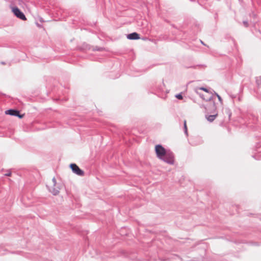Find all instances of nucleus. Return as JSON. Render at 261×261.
I'll return each instance as SVG.
<instances>
[{"instance_id": "obj_6", "label": "nucleus", "mask_w": 261, "mask_h": 261, "mask_svg": "<svg viewBox=\"0 0 261 261\" xmlns=\"http://www.w3.org/2000/svg\"><path fill=\"white\" fill-rule=\"evenodd\" d=\"M5 113L6 114H9V115H12V116H17V117H18L19 118H20L23 117V115H20L19 114V112L18 111L15 110L10 109V110H7L6 111Z\"/></svg>"}, {"instance_id": "obj_7", "label": "nucleus", "mask_w": 261, "mask_h": 261, "mask_svg": "<svg viewBox=\"0 0 261 261\" xmlns=\"http://www.w3.org/2000/svg\"><path fill=\"white\" fill-rule=\"evenodd\" d=\"M127 38L130 40H136L140 38L139 35L137 33H132L127 35Z\"/></svg>"}, {"instance_id": "obj_3", "label": "nucleus", "mask_w": 261, "mask_h": 261, "mask_svg": "<svg viewBox=\"0 0 261 261\" xmlns=\"http://www.w3.org/2000/svg\"><path fill=\"white\" fill-rule=\"evenodd\" d=\"M12 10V12L17 17L23 20H26V17L24 14L21 11H20V10L18 8L13 7Z\"/></svg>"}, {"instance_id": "obj_16", "label": "nucleus", "mask_w": 261, "mask_h": 261, "mask_svg": "<svg viewBox=\"0 0 261 261\" xmlns=\"http://www.w3.org/2000/svg\"><path fill=\"white\" fill-rule=\"evenodd\" d=\"M52 180H53V184H54V186H55L56 184V180L55 178L54 177L53 178Z\"/></svg>"}, {"instance_id": "obj_14", "label": "nucleus", "mask_w": 261, "mask_h": 261, "mask_svg": "<svg viewBox=\"0 0 261 261\" xmlns=\"http://www.w3.org/2000/svg\"><path fill=\"white\" fill-rule=\"evenodd\" d=\"M184 128H185V133L186 134H187V127L186 125V121L185 120L184 121Z\"/></svg>"}, {"instance_id": "obj_1", "label": "nucleus", "mask_w": 261, "mask_h": 261, "mask_svg": "<svg viewBox=\"0 0 261 261\" xmlns=\"http://www.w3.org/2000/svg\"><path fill=\"white\" fill-rule=\"evenodd\" d=\"M168 151H166L165 149L161 145H157L155 146V152L158 158L160 159H163V157Z\"/></svg>"}, {"instance_id": "obj_12", "label": "nucleus", "mask_w": 261, "mask_h": 261, "mask_svg": "<svg viewBox=\"0 0 261 261\" xmlns=\"http://www.w3.org/2000/svg\"><path fill=\"white\" fill-rule=\"evenodd\" d=\"M215 95L218 97L219 101L221 103H222V99L221 97V96L216 92H214Z\"/></svg>"}, {"instance_id": "obj_10", "label": "nucleus", "mask_w": 261, "mask_h": 261, "mask_svg": "<svg viewBox=\"0 0 261 261\" xmlns=\"http://www.w3.org/2000/svg\"><path fill=\"white\" fill-rule=\"evenodd\" d=\"M195 90H197L198 91L199 90H203L205 91L206 93H212V92L208 91V90H207L206 88L204 87L197 88Z\"/></svg>"}, {"instance_id": "obj_5", "label": "nucleus", "mask_w": 261, "mask_h": 261, "mask_svg": "<svg viewBox=\"0 0 261 261\" xmlns=\"http://www.w3.org/2000/svg\"><path fill=\"white\" fill-rule=\"evenodd\" d=\"M195 92L196 93L199 94L200 97L203 100L205 101H211L213 98V93H206L205 94H201L199 92V91H197V90H195Z\"/></svg>"}, {"instance_id": "obj_15", "label": "nucleus", "mask_w": 261, "mask_h": 261, "mask_svg": "<svg viewBox=\"0 0 261 261\" xmlns=\"http://www.w3.org/2000/svg\"><path fill=\"white\" fill-rule=\"evenodd\" d=\"M243 24H244V25L246 27H247L248 25V22L246 21H243Z\"/></svg>"}, {"instance_id": "obj_17", "label": "nucleus", "mask_w": 261, "mask_h": 261, "mask_svg": "<svg viewBox=\"0 0 261 261\" xmlns=\"http://www.w3.org/2000/svg\"><path fill=\"white\" fill-rule=\"evenodd\" d=\"M11 173L10 171H8L7 173L5 174V175L6 176H10L11 175Z\"/></svg>"}, {"instance_id": "obj_13", "label": "nucleus", "mask_w": 261, "mask_h": 261, "mask_svg": "<svg viewBox=\"0 0 261 261\" xmlns=\"http://www.w3.org/2000/svg\"><path fill=\"white\" fill-rule=\"evenodd\" d=\"M175 97L178 99H182V96L181 94H178L175 95Z\"/></svg>"}, {"instance_id": "obj_4", "label": "nucleus", "mask_w": 261, "mask_h": 261, "mask_svg": "<svg viewBox=\"0 0 261 261\" xmlns=\"http://www.w3.org/2000/svg\"><path fill=\"white\" fill-rule=\"evenodd\" d=\"M70 167L73 172L76 174L80 176H83L84 175V172L80 169V168L75 164H71Z\"/></svg>"}, {"instance_id": "obj_9", "label": "nucleus", "mask_w": 261, "mask_h": 261, "mask_svg": "<svg viewBox=\"0 0 261 261\" xmlns=\"http://www.w3.org/2000/svg\"><path fill=\"white\" fill-rule=\"evenodd\" d=\"M50 192L54 195H57L59 193V189L58 188H49Z\"/></svg>"}, {"instance_id": "obj_11", "label": "nucleus", "mask_w": 261, "mask_h": 261, "mask_svg": "<svg viewBox=\"0 0 261 261\" xmlns=\"http://www.w3.org/2000/svg\"><path fill=\"white\" fill-rule=\"evenodd\" d=\"M256 82L258 87H260V85H261V79L260 77H256Z\"/></svg>"}, {"instance_id": "obj_2", "label": "nucleus", "mask_w": 261, "mask_h": 261, "mask_svg": "<svg viewBox=\"0 0 261 261\" xmlns=\"http://www.w3.org/2000/svg\"><path fill=\"white\" fill-rule=\"evenodd\" d=\"M161 160L168 164L173 165L174 162V155L172 152L168 151Z\"/></svg>"}, {"instance_id": "obj_8", "label": "nucleus", "mask_w": 261, "mask_h": 261, "mask_svg": "<svg viewBox=\"0 0 261 261\" xmlns=\"http://www.w3.org/2000/svg\"><path fill=\"white\" fill-rule=\"evenodd\" d=\"M217 115H218L217 113H216L213 115H206L205 118L207 120V121H208L210 122H212L216 119Z\"/></svg>"}]
</instances>
